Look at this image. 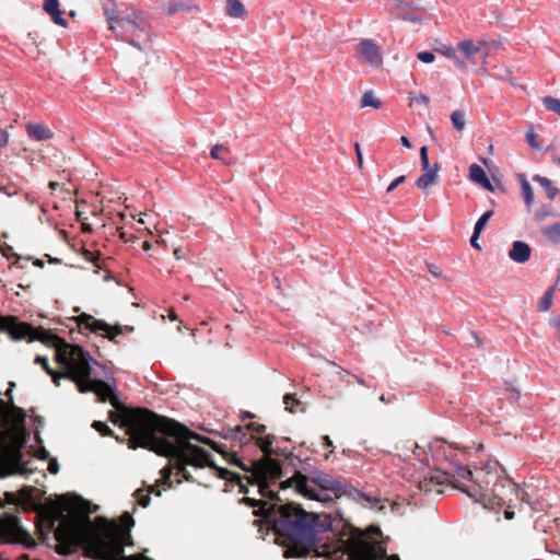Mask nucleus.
I'll use <instances>...</instances> for the list:
<instances>
[{
	"label": "nucleus",
	"mask_w": 560,
	"mask_h": 560,
	"mask_svg": "<svg viewBox=\"0 0 560 560\" xmlns=\"http://www.w3.org/2000/svg\"><path fill=\"white\" fill-rule=\"evenodd\" d=\"M504 516L506 520H512L514 517V512L511 511V508L504 506Z\"/></svg>",
	"instance_id": "864d4df0"
},
{
	"label": "nucleus",
	"mask_w": 560,
	"mask_h": 560,
	"mask_svg": "<svg viewBox=\"0 0 560 560\" xmlns=\"http://www.w3.org/2000/svg\"><path fill=\"white\" fill-rule=\"evenodd\" d=\"M550 214H551V212H549V211H539L536 213V220L542 221V220H545L546 217H548Z\"/></svg>",
	"instance_id": "603ef678"
},
{
	"label": "nucleus",
	"mask_w": 560,
	"mask_h": 560,
	"mask_svg": "<svg viewBox=\"0 0 560 560\" xmlns=\"http://www.w3.org/2000/svg\"><path fill=\"white\" fill-rule=\"evenodd\" d=\"M55 538L60 555H70L83 545L85 553L94 559L151 560L141 553L122 555L125 546H132L129 529L124 525L103 518L92 523L84 514L62 517L55 530Z\"/></svg>",
	"instance_id": "f03ea898"
},
{
	"label": "nucleus",
	"mask_w": 560,
	"mask_h": 560,
	"mask_svg": "<svg viewBox=\"0 0 560 560\" xmlns=\"http://www.w3.org/2000/svg\"><path fill=\"white\" fill-rule=\"evenodd\" d=\"M541 233L552 243L560 241V222L555 223L550 226H546L541 230Z\"/></svg>",
	"instance_id": "c85d7f7f"
},
{
	"label": "nucleus",
	"mask_w": 560,
	"mask_h": 560,
	"mask_svg": "<svg viewBox=\"0 0 560 560\" xmlns=\"http://www.w3.org/2000/svg\"><path fill=\"white\" fill-rule=\"evenodd\" d=\"M382 105V102L375 96L373 91H368L363 94L361 100V107H374L380 108Z\"/></svg>",
	"instance_id": "c756f323"
},
{
	"label": "nucleus",
	"mask_w": 560,
	"mask_h": 560,
	"mask_svg": "<svg viewBox=\"0 0 560 560\" xmlns=\"http://www.w3.org/2000/svg\"><path fill=\"white\" fill-rule=\"evenodd\" d=\"M429 270L434 277H440V272H438L436 267L429 266Z\"/></svg>",
	"instance_id": "052dcab7"
},
{
	"label": "nucleus",
	"mask_w": 560,
	"mask_h": 560,
	"mask_svg": "<svg viewBox=\"0 0 560 560\" xmlns=\"http://www.w3.org/2000/svg\"><path fill=\"white\" fill-rule=\"evenodd\" d=\"M182 9H183V5H178V7H174V8L170 5V7L166 8L167 13H170V14H172V13L178 11V10H182Z\"/></svg>",
	"instance_id": "4d7b16f0"
},
{
	"label": "nucleus",
	"mask_w": 560,
	"mask_h": 560,
	"mask_svg": "<svg viewBox=\"0 0 560 560\" xmlns=\"http://www.w3.org/2000/svg\"><path fill=\"white\" fill-rule=\"evenodd\" d=\"M36 364H39L46 372L52 377V382L56 386L60 385V380L62 377L70 378L75 383V381L69 375L68 366L66 364H61L65 368L63 372H55L49 368L48 359L46 357L37 355L34 361Z\"/></svg>",
	"instance_id": "f3484780"
},
{
	"label": "nucleus",
	"mask_w": 560,
	"mask_h": 560,
	"mask_svg": "<svg viewBox=\"0 0 560 560\" xmlns=\"http://www.w3.org/2000/svg\"><path fill=\"white\" fill-rule=\"evenodd\" d=\"M559 282V278L557 279L556 283L551 285L541 298L539 304H538V311L540 312H547L551 307L552 299H553V292L556 290V287Z\"/></svg>",
	"instance_id": "bb28decb"
},
{
	"label": "nucleus",
	"mask_w": 560,
	"mask_h": 560,
	"mask_svg": "<svg viewBox=\"0 0 560 560\" xmlns=\"http://www.w3.org/2000/svg\"><path fill=\"white\" fill-rule=\"evenodd\" d=\"M323 446L325 448H329V452L324 454V459L328 460L330 454H332V452H334V450H332L334 448V444H332V441L330 440V438L328 435L323 436Z\"/></svg>",
	"instance_id": "79ce46f5"
},
{
	"label": "nucleus",
	"mask_w": 560,
	"mask_h": 560,
	"mask_svg": "<svg viewBox=\"0 0 560 560\" xmlns=\"http://www.w3.org/2000/svg\"><path fill=\"white\" fill-rule=\"evenodd\" d=\"M83 255H84V258L89 261H95L97 259L96 255L89 250L84 252Z\"/></svg>",
	"instance_id": "3c124183"
},
{
	"label": "nucleus",
	"mask_w": 560,
	"mask_h": 560,
	"mask_svg": "<svg viewBox=\"0 0 560 560\" xmlns=\"http://www.w3.org/2000/svg\"><path fill=\"white\" fill-rule=\"evenodd\" d=\"M168 318H170V320H173V322L177 320V314H176V312L174 310H170Z\"/></svg>",
	"instance_id": "bf43d9fd"
},
{
	"label": "nucleus",
	"mask_w": 560,
	"mask_h": 560,
	"mask_svg": "<svg viewBox=\"0 0 560 560\" xmlns=\"http://www.w3.org/2000/svg\"><path fill=\"white\" fill-rule=\"evenodd\" d=\"M59 513H56L54 517L50 520V526L54 527L55 523L59 520Z\"/></svg>",
	"instance_id": "e2e57ef3"
},
{
	"label": "nucleus",
	"mask_w": 560,
	"mask_h": 560,
	"mask_svg": "<svg viewBox=\"0 0 560 560\" xmlns=\"http://www.w3.org/2000/svg\"><path fill=\"white\" fill-rule=\"evenodd\" d=\"M526 140H527L528 144L534 150H540L541 149V144L538 142V136L534 132L533 128H530L526 132Z\"/></svg>",
	"instance_id": "4c0bfd02"
},
{
	"label": "nucleus",
	"mask_w": 560,
	"mask_h": 560,
	"mask_svg": "<svg viewBox=\"0 0 560 560\" xmlns=\"http://www.w3.org/2000/svg\"><path fill=\"white\" fill-rule=\"evenodd\" d=\"M151 247H152V245H151V243H150L149 241H144V242H143V244H142V248H143L144 250H147V252H148V250H150V249H151Z\"/></svg>",
	"instance_id": "680f3d73"
},
{
	"label": "nucleus",
	"mask_w": 560,
	"mask_h": 560,
	"mask_svg": "<svg viewBox=\"0 0 560 560\" xmlns=\"http://www.w3.org/2000/svg\"><path fill=\"white\" fill-rule=\"evenodd\" d=\"M451 120H452L454 128L457 131H462L465 128L466 120H465V114L463 110H454L451 115Z\"/></svg>",
	"instance_id": "7c9ffc66"
},
{
	"label": "nucleus",
	"mask_w": 560,
	"mask_h": 560,
	"mask_svg": "<svg viewBox=\"0 0 560 560\" xmlns=\"http://www.w3.org/2000/svg\"><path fill=\"white\" fill-rule=\"evenodd\" d=\"M44 10L51 16L56 24L62 27L67 26V21L62 18L58 0H45Z\"/></svg>",
	"instance_id": "412c9836"
},
{
	"label": "nucleus",
	"mask_w": 560,
	"mask_h": 560,
	"mask_svg": "<svg viewBox=\"0 0 560 560\" xmlns=\"http://www.w3.org/2000/svg\"><path fill=\"white\" fill-rule=\"evenodd\" d=\"M417 58L424 62V63H430V62H433L435 60V56L433 52L431 51H421V52H418L417 55Z\"/></svg>",
	"instance_id": "a19ab883"
},
{
	"label": "nucleus",
	"mask_w": 560,
	"mask_h": 560,
	"mask_svg": "<svg viewBox=\"0 0 560 560\" xmlns=\"http://www.w3.org/2000/svg\"><path fill=\"white\" fill-rule=\"evenodd\" d=\"M28 136L35 140H46L52 137L51 131L43 125H31L27 127Z\"/></svg>",
	"instance_id": "5701e85b"
},
{
	"label": "nucleus",
	"mask_w": 560,
	"mask_h": 560,
	"mask_svg": "<svg viewBox=\"0 0 560 560\" xmlns=\"http://www.w3.org/2000/svg\"><path fill=\"white\" fill-rule=\"evenodd\" d=\"M441 54L446 56L447 58L454 59V62L457 68L459 69H466L467 65L464 60H462L455 52L453 48H445V49H439Z\"/></svg>",
	"instance_id": "72a5a7b5"
},
{
	"label": "nucleus",
	"mask_w": 560,
	"mask_h": 560,
	"mask_svg": "<svg viewBox=\"0 0 560 560\" xmlns=\"http://www.w3.org/2000/svg\"><path fill=\"white\" fill-rule=\"evenodd\" d=\"M109 30L130 45L142 49L151 40L149 25L138 14L116 16L105 12Z\"/></svg>",
	"instance_id": "0eeeda50"
},
{
	"label": "nucleus",
	"mask_w": 560,
	"mask_h": 560,
	"mask_svg": "<svg viewBox=\"0 0 560 560\" xmlns=\"http://www.w3.org/2000/svg\"><path fill=\"white\" fill-rule=\"evenodd\" d=\"M281 488H294L295 491L304 498L314 500L315 493L307 486V478L300 472H296L292 478L280 483Z\"/></svg>",
	"instance_id": "2eb2a0df"
},
{
	"label": "nucleus",
	"mask_w": 560,
	"mask_h": 560,
	"mask_svg": "<svg viewBox=\"0 0 560 560\" xmlns=\"http://www.w3.org/2000/svg\"><path fill=\"white\" fill-rule=\"evenodd\" d=\"M406 180L405 175L398 176L396 179H394L389 186L387 187V192H392L398 185L402 184Z\"/></svg>",
	"instance_id": "37998d69"
},
{
	"label": "nucleus",
	"mask_w": 560,
	"mask_h": 560,
	"mask_svg": "<svg viewBox=\"0 0 560 560\" xmlns=\"http://www.w3.org/2000/svg\"><path fill=\"white\" fill-rule=\"evenodd\" d=\"M348 541L350 560H384L386 550L378 541L366 542L361 534L354 535Z\"/></svg>",
	"instance_id": "1a4fd4ad"
},
{
	"label": "nucleus",
	"mask_w": 560,
	"mask_h": 560,
	"mask_svg": "<svg viewBox=\"0 0 560 560\" xmlns=\"http://www.w3.org/2000/svg\"><path fill=\"white\" fill-rule=\"evenodd\" d=\"M276 528L287 536L284 557H305L315 547V514L307 513L295 504L279 508Z\"/></svg>",
	"instance_id": "423d86ee"
},
{
	"label": "nucleus",
	"mask_w": 560,
	"mask_h": 560,
	"mask_svg": "<svg viewBox=\"0 0 560 560\" xmlns=\"http://www.w3.org/2000/svg\"><path fill=\"white\" fill-rule=\"evenodd\" d=\"M410 105H421L422 107L427 108L429 106V103H430V98L428 95L425 94H415V93H410Z\"/></svg>",
	"instance_id": "f704fd0d"
},
{
	"label": "nucleus",
	"mask_w": 560,
	"mask_h": 560,
	"mask_svg": "<svg viewBox=\"0 0 560 560\" xmlns=\"http://www.w3.org/2000/svg\"><path fill=\"white\" fill-rule=\"evenodd\" d=\"M479 469L472 472L465 466L457 465L454 472L445 471V480L450 483H454L457 488L462 489L468 494V491L478 492V486L476 485V474Z\"/></svg>",
	"instance_id": "ddd939ff"
},
{
	"label": "nucleus",
	"mask_w": 560,
	"mask_h": 560,
	"mask_svg": "<svg viewBox=\"0 0 560 560\" xmlns=\"http://www.w3.org/2000/svg\"><path fill=\"white\" fill-rule=\"evenodd\" d=\"M532 254L530 246L522 241H515L509 252V257L518 264H524L529 260Z\"/></svg>",
	"instance_id": "dca6fc26"
},
{
	"label": "nucleus",
	"mask_w": 560,
	"mask_h": 560,
	"mask_svg": "<svg viewBox=\"0 0 560 560\" xmlns=\"http://www.w3.org/2000/svg\"><path fill=\"white\" fill-rule=\"evenodd\" d=\"M272 444V441H270L268 438L267 439H261L259 441V446L261 448V451L265 453V454H268L270 453V446Z\"/></svg>",
	"instance_id": "c03bdc74"
},
{
	"label": "nucleus",
	"mask_w": 560,
	"mask_h": 560,
	"mask_svg": "<svg viewBox=\"0 0 560 560\" xmlns=\"http://www.w3.org/2000/svg\"><path fill=\"white\" fill-rule=\"evenodd\" d=\"M138 222L143 224L144 223V219L142 218V214L140 213L139 214V219H138Z\"/></svg>",
	"instance_id": "774afa93"
},
{
	"label": "nucleus",
	"mask_w": 560,
	"mask_h": 560,
	"mask_svg": "<svg viewBox=\"0 0 560 560\" xmlns=\"http://www.w3.org/2000/svg\"><path fill=\"white\" fill-rule=\"evenodd\" d=\"M361 533L366 542H370L368 538L382 535L380 527L375 525L366 530L353 527L336 508H329V511L317 510V558L343 555L350 558L347 540Z\"/></svg>",
	"instance_id": "20e7f679"
},
{
	"label": "nucleus",
	"mask_w": 560,
	"mask_h": 560,
	"mask_svg": "<svg viewBox=\"0 0 560 560\" xmlns=\"http://www.w3.org/2000/svg\"><path fill=\"white\" fill-rule=\"evenodd\" d=\"M493 215V211L492 210H489L487 212H485L479 219L478 221L476 222L475 224V231L477 233H481L486 225H487V222L490 220V218Z\"/></svg>",
	"instance_id": "c9c22d12"
},
{
	"label": "nucleus",
	"mask_w": 560,
	"mask_h": 560,
	"mask_svg": "<svg viewBox=\"0 0 560 560\" xmlns=\"http://www.w3.org/2000/svg\"><path fill=\"white\" fill-rule=\"evenodd\" d=\"M92 428L104 436L110 435L113 433L109 427L102 421H94L92 423Z\"/></svg>",
	"instance_id": "58836bf2"
},
{
	"label": "nucleus",
	"mask_w": 560,
	"mask_h": 560,
	"mask_svg": "<svg viewBox=\"0 0 560 560\" xmlns=\"http://www.w3.org/2000/svg\"><path fill=\"white\" fill-rule=\"evenodd\" d=\"M439 165L434 164L431 170H424V173L416 180V186L419 189L425 190L430 186L439 183Z\"/></svg>",
	"instance_id": "a211bd4d"
},
{
	"label": "nucleus",
	"mask_w": 560,
	"mask_h": 560,
	"mask_svg": "<svg viewBox=\"0 0 560 560\" xmlns=\"http://www.w3.org/2000/svg\"><path fill=\"white\" fill-rule=\"evenodd\" d=\"M480 234H481V233H477V232L474 230V234H472V236H471V238H470V244H471V246H472L474 248H476V249H481V247H480V245H479V243H478V238H479V235H480Z\"/></svg>",
	"instance_id": "09e8293b"
},
{
	"label": "nucleus",
	"mask_w": 560,
	"mask_h": 560,
	"mask_svg": "<svg viewBox=\"0 0 560 560\" xmlns=\"http://www.w3.org/2000/svg\"><path fill=\"white\" fill-rule=\"evenodd\" d=\"M551 325L556 328L557 339L560 342V316L552 318Z\"/></svg>",
	"instance_id": "8fccbe9b"
},
{
	"label": "nucleus",
	"mask_w": 560,
	"mask_h": 560,
	"mask_svg": "<svg viewBox=\"0 0 560 560\" xmlns=\"http://www.w3.org/2000/svg\"><path fill=\"white\" fill-rule=\"evenodd\" d=\"M48 187L51 189V190H56L58 187H59V184L57 182H50Z\"/></svg>",
	"instance_id": "0e129e2a"
},
{
	"label": "nucleus",
	"mask_w": 560,
	"mask_h": 560,
	"mask_svg": "<svg viewBox=\"0 0 560 560\" xmlns=\"http://www.w3.org/2000/svg\"><path fill=\"white\" fill-rule=\"evenodd\" d=\"M358 49L364 61L371 66H380L382 63V55L380 52V48L373 40H362L359 44Z\"/></svg>",
	"instance_id": "4468645a"
},
{
	"label": "nucleus",
	"mask_w": 560,
	"mask_h": 560,
	"mask_svg": "<svg viewBox=\"0 0 560 560\" xmlns=\"http://www.w3.org/2000/svg\"><path fill=\"white\" fill-rule=\"evenodd\" d=\"M244 500L247 501L250 505L255 504V500L254 499L246 498Z\"/></svg>",
	"instance_id": "338daca9"
},
{
	"label": "nucleus",
	"mask_w": 560,
	"mask_h": 560,
	"mask_svg": "<svg viewBox=\"0 0 560 560\" xmlns=\"http://www.w3.org/2000/svg\"><path fill=\"white\" fill-rule=\"evenodd\" d=\"M518 179L521 182L522 196L524 198V201L527 208H530L534 200L533 189L524 175H518Z\"/></svg>",
	"instance_id": "a878e982"
},
{
	"label": "nucleus",
	"mask_w": 560,
	"mask_h": 560,
	"mask_svg": "<svg viewBox=\"0 0 560 560\" xmlns=\"http://www.w3.org/2000/svg\"><path fill=\"white\" fill-rule=\"evenodd\" d=\"M210 155L212 159L220 160L226 165L232 164V161L228 160V155H230V149L228 147L217 144L211 149Z\"/></svg>",
	"instance_id": "393cba45"
},
{
	"label": "nucleus",
	"mask_w": 560,
	"mask_h": 560,
	"mask_svg": "<svg viewBox=\"0 0 560 560\" xmlns=\"http://www.w3.org/2000/svg\"><path fill=\"white\" fill-rule=\"evenodd\" d=\"M544 106L560 116V100L553 96H545L542 98Z\"/></svg>",
	"instance_id": "473e14b6"
},
{
	"label": "nucleus",
	"mask_w": 560,
	"mask_h": 560,
	"mask_svg": "<svg viewBox=\"0 0 560 560\" xmlns=\"http://www.w3.org/2000/svg\"><path fill=\"white\" fill-rule=\"evenodd\" d=\"M80 329L90 330L96 335L114 340L120 334V329L108 325L106 322L96 319L92 315L82 313L75 317Z\"/></svg>",
	"instance_id": "f8f14e48"
},
{
	"label": "nucleus",
	"mask_w": 560,
	"mask_h": 560,
	"mask_svg": "<svg viewBox=\"0 0 560 560\" xmlns=\"http://www.w3.org/2000/svg\"><path fill=\"white\" fill-rule=\"evenodd\" d=\"M283 404L285 406V410L290 412H299L304 410L303 401L290 394L284 396Z\"/></svg>",
	"instance_id": "cd10ccee"
},
{
	"label": "nucleus",
	"mask_w": 560,
	"mask_h": 560,
	"mask_svg": "<svg viewBox=\"0 0 560 560\" xmlns=\"http://www.w3.org/2000/svg\"><path fill=\"white\" fill-rule=\"evenodd\" d=\"M0 330L8 332L14 340H38L55 348L56 361L68 366L69 375L75 381L79 392H92L101 401L108 400L113 407L119 409L120 404L113 387L101 380L90 377L92 358L81 347L66 343L49 330L34 328L30 324L18 322L12 316L0 317Z\"/></svg>",
	"instance_id": "7ed1b4c3"
},
{
	"label": "nucleus",
	"mask_w": 560,
	"mask_h": 560,
	"mask_svg": "<svg viewBox=\"0 0 560 560\" xmlns=\"http://www.w3.org/2000/svg\"><path fill=\"white\" fill-rule=\"evenodd\" d=\"M281 477V466L275 459H265L255 465L249 482L256 485L261 497L273 499L271 486Z\"/></svg>",
	"instance_id": "6e6552de"
},
{
	"label": "nucleus",
	"mask_w": 560,
	"mask_h": 560,
	"mask_svg": "<svg viewBox=\"0 0 560 560\" xmlns=\"http://www.w3.org/2000/svg\"><path fill=\"white\" fill-rule=\"evenodd\" d=\"M387 560H400V558L397 555H392V556L387 557Z\"/></svg>",
	"instance_id": "69168bd1"
},
{
	"label": "nucleus",
	"mask_w": 560,
	"mask_h": 560,
	"mask_svg": "<svg viewBox=\"0 0 560 560\" xmlns=\"http://www.w3.org/2000/svg\"><path fill=\"white\" fill-rule=\"evenodd\" d=\"M345 493L343 485L325 474H317V502L328 504L341 498Z\"/></svg>",
	"instance_id": "9b49d317"
},
{
	"label": "nucleus",
	"mask_w": 560,
	"mask_h": 560,
	"mask_svg": "<svg viewBox=\"0 0 560 560\" xmlns=\"http://www.w3.org/2000/svg\"><path fill=\"white\" fill-rule=\"evenodd\" d=\"M249 428L256 430L257 432H262L265 430V425L256 423H252Z\"/></svg>",
	"instance_id": "5fc2aeb1"
},
{
	"label": "nucleus",
	"mask_w": 560,
	"mask_h": 560,
	"mask_svg": "<svg viewBox=\"0 0 560 560\" xmlns=\"http://www.w3.org/2000/svg\"><path fill=\"white\" fill-rule=\"evenodd\" d=\"M478 492L468 491V495L490 510L503 506L512 508L515 501H525L527 493L508 477L505 469L498 462L487 463L476 474Z\"/></svg>",
	"instance_id": "39448f33"
},
{
	"label": "nucleus",
	"mask_w": 560,
	"mask_h": 560,
	"mask_svg": "<svg viewBox=\"0 0 560 560\" xmlns=\"http://www.w3.org/2000/svg\"><path fill=\"white\" fill-rule=\"evenodd\" d=\"M464 343L469 348H479L482 346V340L479 338L476 331L469 330L464 337Z\"/></svg>",
	"instance_id": "2f4dec72"
},
{
	"label": "nucleus",
	"mask_w": 560,
	"mask_h": 560,
	"mask_svg": "<svg viewBox=\"0 0 560 560\" xmlns=\"http://www.w3.org/2000/svg\"><path fill=\"white\" fill-rule=\"evenodd\" d=\"M226 14L233 19H245L247 10L241 0H226Z\"/></svg>",
	"instance_id": "4be33fe9"
},
{
	"label": "nucleus",
	"mask_w": 560,
	"mask_h": 560,
	"mask_svg": "<svg viewBox=\"0 0 560 560\" xmlns=\"http://www.w3.org/2000/svg\"><path fill=\"white\" fill-rule=\"evenodd\" d=\"M109 420L127 429L130 448L148 447L170 457L177 477L189 478L187 466L201 468L210 464V453L194 443L201 441L200 436L174 420L145 409L109 411Z\"/></svg>",
	"instance_id": "f257e3e1"
},
{
	"label": "nucleus",
	"mask_w": 560,
	"mask_h": 560,
	"mask_svg": "<svg viewBox=\"0 0 560 560\" xmlns=\"http://www.w3.org/2000/svg\"><path fill=\"white\" fill-rule=\"evenodd\" d=\"M9 143V133L5 130L0 131V147L4 148Z\"/></svg>",
	"instance_id": "49530a36"
},
{
	"label": "nucleus",
	"mask_w": 560,
	"mask_h": 560,
	"mask_svg": "<svg viewBox=\"0 0 560 560\" xmlns=\"http://www.w3.org/2000/svg\"><path fill=\"white\" fill-rule=\"evenodd\" d=\"M420 162H421V166H422V170H431L433 167V165H430V162H429V156H428V148L427 147H422L420 149Z\"/></svg>",
	"instance_id": "ea45409f"
},
{
	"label": "nucleus",
	"mask_w": 560,
	"mask_h": 560,
	"mask_svg": "<svg viewBox=\"0 0 560 560\" xmlns=\"http://www.w3.org/2000/svg\"><path fill=\"white\" fill-rule=\"evenodd\" d=\"M354 149H355V153H357L358 165L360 168H362L363 167V158H362L360 144L358 142L354 144Z\"/></svg>",
	"instance_id": "de8ad7c7"
},
{
	"label": "nucleus",
	"mask_w": 560,
	"mask_h": 560,
	"mask_svg": "<svg viewBox=\"0 0 560 560\" xmlns=\"http://www.w3.org/2000/svg\"><path fill=\"white\" fill-rule=\"evenodd\" d=\"M0 540L26 544L30 540V535L21 525L18 516L4 513L0 516Z\"/></svg>",
	"instance_id": "9d476101"
},
{
	"label": "nucleus",
	"mask_w": 560,
	"mask_h": 560,
	"mask_svg": "<svg viewBox=\"0 0 560 560\" xmlns=\"http://www.w3.org/2000/svg\"><path fill=\"white\" fill-rule=\"evenodd\" d=\"M400 142H401V144H402L404 147H406V148H411V142L409 141V139H408L407 137L402 136V137L400 138Z\"/></svg>",
	"instance_id": "6e6d98bb"
},
{
	"label": "nucleus",
	"mask_w": 560,
	"mask_h": 560,
	"mask_svg": "<svg viewBox=\"0 0 560 560\" xmlns=\"http://www.w3.org/2000/svg\"><path fill=\"white\" fill-rule=\"evenodd\" d=\"M469 177L472 182L481 185L485 189L493 191V186L480 165L474 163L469 166Z\"/></svg>",
	"instance_id": "6ab92c4d"
},
{
	"label": "nucleus",
	"mask_w": 560,
	"mask_h": 560,
	"mask_svg": "<svg viewBox=\"0 0 560 560\" xmlns=\"http://www.w3.org/2000/svg\"><path fill=\"white\" fill-rule=\"evenodd\" d=\"M534 182L540 184V186L545 189L547 197L552 200L559 194V189L552 185V182L547 177H542L540 175L534 176Z\"/></svg>",
	"instance_id": "b1692460"
},
{
	"label": "nucleus",
	"mask_w": 560,
	"mask_h": 560,
	"mask_svg": "<svg viewBox=\"0 0 560 560\" xmlns=\"http://www.w3.org/2000/svg\"><path fill=\"white\" fill-rule=\"evenodd\" d=\"M483 46V42L462 40L457 44V50L460 51L467 60H471Z\"/></svg>",
	"instance_id": "aec40b11"
},
{
	"label": "nucleus",
	"mask_w": 560,
	"mask_h": 560,
	"mask_svg": "<svg viewBox=\"0 0 560 560\" xmlns=\"http://www.w3.org/2000/svg\"><path fill=\"white\" fill-rule=\"evenodd\" d=\"M48 470H49L51 474H56V472L58 471L57 464L49 463Z\"/></svg>",
	"instance_id": "13d9d810"
},
{
	"label": "nucleus",
	"mask_w": 560,
	"mask_h": 560,
	"mask_svg": "<svg viewBox=\"0 0 560 560\" xmlns=\"http://www.w3.org/2000/svg\"><path fill=\"white\" fill-rule=\"evenodd\" d=\"M320 254L325 256V259H322L317 254V261H320V264L327 269H334L336 266L334 256L326 250L322 252Z\"/></svg>",
	"instance_id": "e433bc0d"
},
{
	"label": "nucleus",
	"mask_w": 560,
	"mask_h": 560,
	"mask_svg": "<svg viewBox=\"0 0 560 560\" xmlns=\"http://www.w3.org/2000/svg\"><path fill=\"white\" fill-rule=\"evenodd\" d=\"M327 366L330 368L331 372L336 375L337 382L340 383V381H341L340 366L336 365L335 363H329V362H327Z\"/></svg>",
	"instance_id": "a18cd8bd"
}]
</instances>
